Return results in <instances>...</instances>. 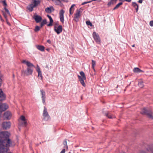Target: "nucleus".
<instances>
[{"instance_id": "1", "label": "nucleus", "mask_w": 153, "mask_h": 153, "mask_svg": "<svg viewBox=\"0 0 153 153\" xmlns=\"http://www.w3.org/2000/svg\"><path fill=\"white\" fill-rule=\"evenodd\" d=\"M22 62L23 64H25L27 66L26 70L22 71V75L26 76L32 75L33 71V68L35 67L34 65L30 62L25 60H22Z\"/></svg>"}, {"instance_id": "2", "label": "nucleus", "mask_w": 153, "mask_h": 153, "mask_svg": "<svg viewBox=\"0 0 153 153\" xmlns=\"http://www.w3.org/2000/svg\"><path fill=\"white\" fill-rule=\"evenodd\" d=\"M10 135V134L7 131H2L0 132V142H5V140H9L10 141V144L9 146V147L14 146V144L13 145L11 140L9 138V137Z\"/></svg>"}, {"instance_id": "3", "label": "nucleus", "mask_w": 153, "mask_h": 153, "mask_svg": "<svg viewBox=\"0 0 153 153\" xmlns=\"http://www.w3.org/2000/svg\"><path fill=\"white\" fill-rule=\"evenodd\" d=\"M5 142H0V153H4L7 151V147H9L10 144V140H5Z\"/></svg>"}, {"instance_id": "4", "label": "nucleus", "mask_w": 153, "mask_h": 153, "mask_svg": "<svg viewBox=\"0 0 153 153\" xmlns=\"http://www.w3.org/2000/svg\"><path fill=\"white\" fill-rule=\"evenodd\" d=\"M141 113L142 114L146 115L150 118L153 119L152 112L150 110L147 109L146 108H144L142 110Z\"/></svg>"}, {"instance_id": "5", "label": "nucleus", "mask_w": 153, "mask_h": 153, "mask_svg": "<svg viewBox=\"0 0 153 153\" xmlns=\"http://www.w3.org/2000/svg\"><path fill=\"white\" fill-rule=\"evenodd\" d=\"M32 0L33 1V2L29 5L27 7V9L30 12H32L33 10V8L37 6L40 3V1L39 0Z\"/></svg>"}, {"instance_id": "6", "label": "nucleus", "mask_w": 153, "mask_h": 153, "mask_svg": "<svg viewBox=\"0 0 153 153\" xmlns=\"http://www.w3.org/2000/svg\"><path fill=\"white\" fill-rule=\"evenodd\" d=\"M80 76L79 75H78L77 76L79 81L82 85L83 86L85 87V85L84 80H86V77L85 76V73L83 71H81L80 72Z\"/></svg>"}, {"instance_id": "7", "label": "nucleus", "mask_w": 153, "mask_h": 153, "mask_svg": "<svg viewBox=\"0 0 153 153\" xmlns=\"http://www.w3.org/2000/svg\"><path fill=\"white\" fill-rule=\"evenodd\" d=\"M42 116L44 119L46 121L50 120V117L47 111V109L45 106L44 107V110L42 113Z\"/></svg>"}, {"instance_id": "8", "label": "nucleus", "mask_w": 153, "mask_h": 153, "mask_svg": "<svg viewBox=\"0 0 153 153\" xmlns=\"http://www.w3.org/2000/svg\"><path fill=\"white\" fill-rule=\"evenodd\" d=\"M93 37L96 42L98 44H100L101 42L99 34L95 32H93L92 34Z\"/></svg>"}, {"instance_id": "9", "label": "nucleus", "mask_w": 153, "mask_h": 153, "mask_svg": "<svg viewBox=\"0 0 153 153\" xmlns=\"http://www.w3.org/2000/svg\"><path fill=\"white\" fill-rule=\"evenodd\" d=\"M81 12V9H77L76 13L74 14V19L76 22L79 20V18L80 16V13Z\"/></svg>"}, {"instance_id": "10", "label": "nucleus", "mask_w": 153, "mask_h": 153, "mask_svg": "<svg viewBox=\"0 0 153 153\" xmlns=\"http://www.w3.org/2000/svg\"><path fill=\"white\" fill-rule=\"evenodd\" d=\"M42 102L44 105L45 104L46 95L45 92L43 90L41 89L40 91Z\"/></svg>"}, {"instance_id": "11", "label": "nucleus", "mask_w": 153, "mask_h": 153, "mask_svg": "<svg viewBox=\"0 0 153 153\" xmlns=\"http://www.w3.org/2000/svg\"><path fill=\"white\" fill-rule=\"evenodd\" d=\"M11 123L10 121L4 122L2 124V127L4 129H7L10 128L11 126Z\"/></svg>"}, {"instance_id": "12", "label": "nucleus", "mask_w": 153, "mask_h": 153, "mask_svg": "<svg viewBox=\"0 0 153 153\" xmlns=\"http://www.w3.org/2000/svg\"><path fill=\"white\" fill-rule=\"evenodd\" d=\"M12 116L11 112L8 111H6L3 115V117L4 120H9Z\"/></svg>"}, {"instance_id": "13", "label": "nucleus", "mask_w": 153, "mask_h": 153, "mask_svg": "<svg viewBox=\"0 0 153 153\" xmlns=\"http://www.w3.org/2000/svg\"><path fill=\"white\" fill-rule=\"evenodd\" d=\"M65 11L63 10H61L59 13V17L61 22L63 23L64 22V14L65 13Z\"/></svg>"}, {"instance_id": "14", "label": "nucleus", "mask_w": 153, "mask_h": 153, "mask_svg": "<svg viewBox=\"0 0 153 153\" xmlns=\"http://www.w3.org/2000/svg\"><path fill=\"white\" fill-rule=\"evenodd\" d=\"M54 30L58 34H60L62 31V25H59L57 27H54Z\"/></svg>"}, {"instance_id": "15", "label": "nucleus", "mask_w": 153, "mask_h": 153, "mask_svg": "<svg viewBox=\"0 0 153 153\" xmlns=\"http://www.w3.org/2000/svg\"><path fill=\"white\" fill-rule=\"evenodd\" d=\"M36 71L38 73V76L40 77L42 79V71H41L40 68L38 65H37L36 69Z\"/></svg>"}, {"instance_id": "16", "label": "nucleus", "mask_w": 153, "mask_h": 153, "mask_svg": "<svg viewBox=\"0 0 153 153\" xmlns=\"http://www.w3.org/2000/svg\"><path fill=\"white\" fill-rule=\"evenodd\" d=\"M33 18L35 19L36 23H39L42 20V17L38 15H34Z\"/></svg>"}, {"instance_id": "17", "label": "nucleus", "mask_w": 153, "mask_h": 153, "mask_svg": "<svg viewBox=\"0 0 153 153\" xmlns=\"http://www.w3.org/2000/svg\"><path fill=\"white\" fill-rule=\"evenodd\" d=\"M20 119L22 121H23L24 122L22 123V124L25 126H26L27 125V122L26 121V120L25 119V116L23 115H22L21 116L20 118Z\"/></svg>"}, {"instance_id": "18", "label": "nucleus", "mask_w": 153, "mask_h": 153, "mask_svg": "<svg viewBox=\"0 0 153 153\" xmlns=\"http://www.w3.org/2000/svg\"><path fill=\"white\" fill-rule=\"evenodd\" d=\"M52 11H54V9L52 6H51L50 7H48L45 9V11L47 13H51Z\"/></svg>"}, {"instance_id": "19", "label": "nucleus", "mask_w": 153, "mask_h": 153, "mask_svg": "<svg viewBox=\"0 0 153 153\" xmlns=\"http://www.w3.org/2000/svg\"><path fill=\"white\" fill-rule=\"evenodd\" d=\"M133 71L135 73H139L140 72H143V71L138 68H135L133 70Z\"/></svg>"}, {"instance_id": "20", "label": "nucleus", "mask_w": 153, "mask_h": 153, "mask_svg": "<svg viewBox=\"0 0 153 153\" xmlns=\"http://www.w3.org/2000/svg\"><path fill=\"white\" fill-rule=\"evenodd\" d=\"M75 6V4H72L71 7L70 8L69 12H70V14L72 15L74 11V7Z\"/></svg>"}, {"instance_id": "21", "label": "nucleus", "mask_w": 153, "mask_h": 153, "mask_svg": "<svg viewBox=\"0 0 153 153\" xmlns=\"http://www.w3.org/2000/svg\"><path fill=\"white\" fill-rule=\"evenodd\" d=\"M36 47L38 49L41 51H44L45 50V47L42 45H36Z\"/></svg>"}, {"instance_id": "22", "label": "nucleus", "mask_w": 153, "mask_h": 153, "mask_svg": "<svg viewBox=\"0 0 153 153\" xmlns=\"http://www.w3.org/2000/svg\"><path fill=\"white\" fill-rule=\"evenodd\" d=\"M47 16L49 18V19H50V23L48 25V26H51L52 25V23L53 22V20L50 16L48 15H47Z\"/></svg>"}, {"instance_id": "23", "label": "nucleus", "mask_w": 153, "mask_h": 153, "mask_svg": "<svg viewBox=\"0 0 153 153\" xmlns=\"http://www.w3.org/2000/svg\"><path fill=\"white\" fill-rule=\"evenodd\" d=\"M117 0H111L108 4V6H110L111 5H113L116 3Z\"/></svg>"}, {"instance_id": "24", "label": "nucleus", "mask_w": 153, "mask_h": 153, "mask_svg": "<svg viewBox=\"0 0 153 153\" xmlns=\"http://www.w3.org/2000/svg\"><path fill=\"white\" fill-rule=\"evenodd\" d=\"M132 5L135 8L136 12H137L138 10V4L135 2H132Z\"/></svg>"}, {"instance_id": "25", "label": "nucleus", "mask_w": 153, "mask_h": 153, "mask_svg": "<svg viewBox=\"0 0 153 153\" xmlns=\"http://www.w3.org/2000/svg\"><path fill=\"white\" fill-rule=\"evenodd\" d=\"M138 85L141 88H143L144 86L143 82L141 80H140L138 83Z\"/></svg>"}, {"instance_id": "26", "label": "nucleus", "mask_w": 153, "mask_h": 153, "mask_svg": "<svg viewBox=\"0 0 153 153\" xmlns=\"http://www.w3.org/2000/svg\"><path fill=\"white\" fill-rule=\"evenodd\" d=\"M47 20L45 19L43 20L42 22L40 23V27H42L43 26L47 23Z\"/></svg>"}, {"instance_id": "27", "label": "nucleus", "mask_w": 153, "mask_h": 153, "mask_svg": "<svg viewBox=\"0 0 153 153\" xmlns=\"http://www.w3.org/2000/svg\"><path fill=\"white\" fill-rule=\"evenodd\" d=\"M123 4V3L122 2H120L118 3L115 7H114L113 8V10H115L116 9L118 8L120 5H122Z\"/></svg>"}, {"instance_id": "28", "label": "nucleus", "mask_w": 153, "mask_h": 153, "mask_svg": "<svg viewBox=\"0 0 153 153\" xmlns=\"http://www.w3.org/2000/svg\"><path fill=\"white\" fill-rule=\"evenodd\" d=\"M91 61H92V68L94 70H95L94 67L96 65V62L95 61H94L93 60H92Z\"/></svg>"}, {"instance_id": "29", "label": "nucleus", "mask_w": 153, "mask_h": 153, "mask_svg": "<svg viewBox=\"0 0 153 153\" xmlns=\"http://www.w3.org/2000/svg\"><path fill=\"white\" fill-rule=\"evenodd\" d=\"M55 1H54L56 4L59 5H60L61 4V1L60 0H55ZM52 1H54V0H52Z\"/></svg>"}, {"instance_id": "30", "label": "nucleus", "mask_w": 153, "mask_h": 153, "mask_svg": "<svg viewBox=\"0 0 153 153\" xmlns=\"http://www.w3.org/2000/svg\"><path fill=\"white\" fill-rule=\"evenodd\" d=\"M40 30V27L38 26H36L34 29V31L36 32H37Z\"/></svg>"}, {"instance_id": "31", "label": "nucleus", "mask_w": 153, "mask_h": 153, "mask_svg": "<svg viewBox=\"0 0 153 153\" xmlns=\"http://www.w3.org/2000/svg\"><path fill=\"white\" fill-rule=\"evenodd\" d=\"M86 24L88 25L92 26V25L90 21H87L86 22Z\"/></svg>"}, {"instance_id": "32", "label": "nucleus", "mask_w": 153, "mask_h": 153, "mask_svg": "<svg viewBox=\"0 0 153 153\" xmlns=\"http://www.w3.org/2000/svg\"><path fill=\"white\" fill-rule=\"evenodd\" d=\"M1 2L3 4V5L4 6H7V4L5 0L2 1H1Z\"/></svg>"}, {"instance_id": "33", "label": "nucleus", "mask_w": 153, "mask_h": 153, "mask_svg": "<svg viewBox=\"0 0 153 153\" xmlns=\"http://www.w3.org/2000/svg\"><path fill=\"white\" fill-rule=\"evenodd\" d=\"M106 116L107 117H108L109 118H112V117L111 115L108 114H106Z\"/></svg>"}, {"instance_id": "34", "label": "nucleus", "mask_w": 153, "mask_h": 153, "mask_svg": "<svg viewBox=\"0 0 153 153\" xmlns=\"http://www.w3.org/2000/svg\"><path fill=\"white\" fill-rule=\"evenodd\" d=\"M90 2H91V1H90L84 2H83V3H82V5H84L85 4H87V3H90Z\"/></svg>"}, {"instance_id": "35", "label": "nucleus", "mask_w": 153, "mask_h": 153, "mask_svg": "<svg viewBox=\"0 0 153 153\" xmlns=\"http://www.w3.org/2000/svg\"><path fill=\"white\" fill-rule=\"evenodd\" d=\"M149 25L151 26H153V21H150Z\"/></svg>"}, {"instance_id": "36", "label": "nucleus", "mask_w": 153, "mask_h": 153, "mask_svg": "<svg viewBox=\"0 0 153 153\" xmlns=\"http://www.w3.org/2000/svg\"><path fill=\"white\" fill-rule=\"evenodd\" d=\"M6 12L10 16V13L9 11V10L7 9H6V10H5Z\"/></svg>"}, {"instance_id": "37", "label": "nucleus", "mask_w": 153, "mask_h": 153, "mask_svg": "<svg viewBox=\"0 0 153 153\" xmlns=\"http://www.w3.org/2000/svg\"><path fill=\"white\" fill-rule=\"evenodd\" d=\"M63 144L64 145H66V146H67V142H66V140H65L64 141V142H63Z\"/></svg>"}, {"instance_id": "38", "label": "nucleus", "mask_w": 153, "mask_h": 153, "mask_svg": "<svg viewBox=\"0 0 153 153\" xmlns=\"http://www.w3.org/2000/svg\"><path fill=\"white\" fill-rule=\"evenodd\" d=\"M119 1H126L128 2H130L131 1V0H119Z\"/></svg>"}, {"instance_id": "39", "label": "nucleus", "mask_w": 153, "mask_h": 153, "mask_svg": "<svg viewBox=\"0 0 153 153\" xmlns=\"http://www.w3.org/2000/svg\"><path fill=\"white\" fill-rule=\"evenodd\" d=\"M65 149H64L60 153H65Z\"/></svg>"}, {"instance_id": "40", "label": "nucleus", "mask_w": 153, "mask_h": 153, "mask_svg": "<svg viewBox=\"0 0 153 153\" xmlns=\"http://www.w3.org/2000/svg\"><path fill=\"white\" fill-rule=\"evenodd\" d=\"M97 1L98 2H100L101 1V0H91V1H91V2L92 1Z\"/></svg>"}, {"instance_id": "41", "label": "nucleus", "mask_w": 153, "mask_h": 153, "mask_svg": "<svg viewBox=\"0 0 153 153\" xmlns=\"http://www.w3.org/2000/svg\"><path fill=\"white\" fill-rule=\"evenodd\" d=\"M3 15L4 17L6 19V20H7V16L5 13H3Z\"/></svg>"}, {"instance_id": "42", "label": "nucleus", "mask_w": 153, "mask_h": 153, "mask_svg": "<svg viewBox=\"0 0 153 153\" xmlns=\"http://www.w3.org/2000/svg\"><path fill=\"white\" fill-rule=\"evenodd\" d=\"M60 1H61H61L67 2L68 1V0H60Z\"/></svg>"}, {"instance_id": "43", "label": "nucleus", "mask_w": 153, "mask_h": 153, "mask_svg": "<svg viewBox=\"0 0 153 153\" xmlns=\"http://www.w3.org/2000/svg\"><path fill=\"white\" fill-rule=\"evenodd\" d=\"M47 42L50 44H51V41L49 39L47 40Z\"/></svg>"}, {"instance_id": "44", "label": "nucleus", "mask_w": 153, "mask_h": 153, "mask_svg": "<svg viewBox=\"0 0 153 153\" xmlns=\"http://www.w3.org/2000/svg\"><path fill=\"white\" fill-rule=\"evenodd\" d=\"M151 151H152V153H153V146H152V149H151Z\"/></svg>"}, {"instance_id": "45", "label": "nucleus", "mask_w": 153, "mask_h": 153, "mask_svg": "<svg viewBox=\"0 0 153 153\" xmlns=\"http://www.w3.org/2000/svg\"><path fill=\"white\" fill-rule=\"evenodd\" d=\"M140 153H145L144 151H141Z\"/></svg>"}, {"instance_id": "46", "label": "nucleus", "mask_w": 153, "mask_h": 153, "mask_svg": "<svg viewBox=\"0 0 153 153\" xmlns=\"http://www.w3.org/2000/svg\"><path fill=\"white\" fill-rule=\"evenodd\" d=\"M46 50L47 51H49V49H48V48H47V49H46Z\"/></svg>"}, {"instance_id": "47", "label": "nucleus", "mask_w": 153, "mask_h": 153, "mask_svg": "<svg viewBox=\"0 0 153 153\" xmlns=\"http://www.w3.org/2000/svg\"><path fill=\"white\" fill-rule=\"evenodd\" d=\"M4 10H6V9H7V8L5 7H4Z\"/></svg>"}, {"instance_id": "48", "label": "nucleus", "mask_w": 153, "mask_h": 153, "mask_svg": "<svg viewBox=\"0 0 153 153\" xmlns=\"http://www.w3.org/2000/svg\"><path fill=\"white\" fill-rule=\"evenodd\" d=\"M135 46V45H132V47H134Z\"/></svg>"}, {"instance_id": "49", "label": "nucleus", "mask_w": 153, "mask_h": 153, "mask_svg": "<svg viewBox=\"0 0 153 153\" xmlns=\"http://www.w3.org/2000/svg\"><path fill=\"white\" fill-rule=\"evenodd\" d=\"M121 153H125V152H121Z\"/></svg>"}, {"instance_id": "50", "label": "nucleus", "mask_w": 153, "mask_h": 153, "mask_svg": "<svg viewBox=\"0 0 153 153\" xmlns=\"http://www.w3.org/2000/svg\"><path fill=\"white\" fill-rule=\"evenodd\" d=\"M81 98L82 99V96H81Z\"/></svg>"}, {"instance_id": "51", "label": "nucleus", "mask_w": 153, "mask_h": 153, "mask_svg": "<svg viewBox=\"0 0 153 153\" xmlns=\"http://www.w3.org/2000/svg\"><path fill=\"white\" fill-rule=\"evenodd\" d=\"M68 153H71V152H69Z\"/></svg>"}]
</instances>
